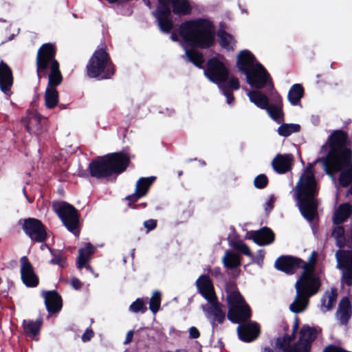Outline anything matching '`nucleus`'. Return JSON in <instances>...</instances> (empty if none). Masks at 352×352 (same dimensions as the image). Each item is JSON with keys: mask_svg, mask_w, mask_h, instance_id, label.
Returning a JSON list of instances; mask_svg holds the SVG:
<instances>
[{"mask_svg": "<svg viewBox=\"0 0 352 352\" xmlns=\"http://www.w3.org/2000/svg\"><path fill=\"white\" fill-rule=\"evenodd\" d=\"M329 151L326 156L318 157L314 164H309L296 184V197L301 214L309 221H312L317 215L318 188L313 166L318 162L323 164L327 175L333 176L340 173L339 184L347 187L352 182V149L348 133L342 130L333 131L328 137L327 142L321 147L320 153Z\"/></svg>", "mask_w": 352, "mask_h": 352, "instance_id": "nucleus-1", "label": "nucleus"}, {"mask_svg": "<svg viewBox=\"0 0 352 352\" xmlns=\"http://www.w3.org/2000/svg\"><path fill=\"white\" fill-rule=\"evenodd\" d=\"M179 34L184 38L182 46L188 60L199 68H203L204 58L202 54L186 47L208 48L214 41V30L211 22L207 19H197L182 23Z\"/></svg>", "mask_w": 352, "mask_h": 352, "instance_id": "nucleus-2", "label": "nucleus"}, {"mask_svg": "<svg viewBox=\"0 0 352 352\" xmlns=\"http://www.w3.org/2000/svg\"><path fill=\"white\" fill-rule=\"evenodd\" d=\"M56 49L52 43L43 44L38 50L36 56L37 75L38 79L45 76L48 69V85L45 94V102L47 108H54L58 101V91L55 87L62 82V75L59 70V63L55 60Z\"/></svg>", "mask_w": 352, "mask_h": 352, "instance_id": "nucleus-3", "label": "nucleus"}, {"mask_svg": "<svg viewBox=\"0 0 352 352\" xmlns=\"http://www.w3.org/2000/svg\"><path fill=\"white\" fill-rule=\"evenodd\" d=\"M236 67L245 75L247 82L251 87L257 89H261L265 86L272 87L270 74L256 60L250 51L243 50L239 52L236 57Z\"/></svg>", "mask_w": 352, "mask_h": 352, "instance_id": "nucleus-4", "label": "nucleus"}, {"mask_svg": "<svg viewBox=\"0 0 352 352\" xmlns=\"http://www.w3.org/2000/svg\"><path fill=\"white\" fill-rule=\"evenodd\" d=\"M321 283L318 277L314 274L302 272L295 284L296 296L294 302L289 305V310L295 314L303 312L309 304V298L318 293Z\"/></svg>", "mask_w": 352, "mask_h": 352, "instance_id": "nucleus-5", "label": "nucleus"}, {"mask_svg": "<svg viewBox=\"0 0 352 352\" xmlns=\"http://www.w3.org/2000/svg\"><path fill=\"white\" fill-rule=\"evenodd\" d=\"M158 6L155 12L160 30L168 33L173 27L170 6L173 12L177 15H186L191 12V6L188 0H157Z\"/></svg>", "mask_w": 352, "mask_h": 352, "instance_id": "nucleus-6", "label": "nucleus"}, {"mask_svg": "<svg viewBox=\"0 0 352 352\" xmlns=\"http://www.w3.org/2000/svg\"><path fill=\"white\" fill-rule=\"evenodd\" d=\"M87 75L90 78H110L114 74L113 66L105 50H96L87 65Z\"/></svg>", "mask_w": 352, "mask_h": 352, "instance_id": "nucleus-7", "label": "nucleus"}, {"mask_svg": "<svg viewBox=\"0 0 352 352\" xmlns=\"http://www.w3.org/2000/svg\"><path fill=\"white\" fill-rule=\"evenodd\" d=\"M52 208L63 226L76 236L80 235V214L72 204L66 201L53 202Z\"/></svg>", "mask_w": 352, "mask_h": 352, "instance_id": "nucleus-8", "label": "nucleus"}, {"mask_svg": "<svg viewBox=\"0 0 352 352\" xmlns=\"http://www.w3.org/2000/svg\"><path fill=\"white\" fill-rule=\"evenodd\" d=\"M25 234L35 243H44L47 237V227L36 218L28 217L19 221Z\"/></svg>", "mask_w": 352, "mask_h": 352, "instance_id": "nucleus-9", "label": "nucleus"}, {"mask_svg": "<svg viewBox=\"0 0 352 352\" xmlns=\"http://www.w3.org/2000/svg\"><path fill=\"white\" fill-rule=\"evenodd\" d=\"M204 74L211 81L221 87L228 80L229 72L223 63L218 58H212L208 60L207 68L204 69Z\"/></svg>", "mask_w": 352, "mask_h": 352, "instance_id": "nucleus-10", "label": "nucleus"}, {"mask_svg": "<svg viewBox=\"0 0 352 352\" xmlns=\"http://www.w3.org/2000/svg\"><path fill=\"white\" fill-rule=\"evenodd\" d=\"M335 255L338 267L342 270V280L352 286V250H339Z\"/></svg>", "mask_w": 352, "mask_h": 352, "instance_id": "nucleus-11", "label": "nucleus"}, {"mask_svg": "<svg viewBox=\"0 0 352 352\" xmlns=\"http://www.w3.org/2000/svg\"><path fill=\"white\" fill-rule=\"evenodd\" d=\"M22 121L28 132L38 135L46 131L48 120L47 117L38 113V111H28Z\"/></svg>", "mask_w": 352, "mask_h": 352, "instance_id": "nucleus-12", "label": "nucleus"}, {"mask_svg": "<svg viewBox=\"0 0 352 352\" xmlns=\"http://www.w3.org/2000/svg\"><path fill=\"white\" fill-rule=\"evenodd\" d=\"M304 261L291 255H282L277 258L274 263L275 268L287 275L295 274L302 268Z\"/></svg>", "mask_w": 352, "mask_h": 352, "instance_id": "nucleus-13", "label": "nucleus"}, {"mask_svg": "<svg viewBox=\"0 0 352 352\" xmlns=\"http://www.w3.org/2000/svg\"><path fill=\"white\" fill-rule=\"evenodd\" d=\"M21 278L27 287H36L39 284V278L34 270L33 265L26 256L20 258Z\"/></svg>", "mask_w": 352, "mask_h": 352, "instance_id": "nucleus-14", "label": "nucleus"}, {"mask_svg": "<svg viewBox=\"0 0 352 352\" xmlns=\"http://www.w3.org/2000/svg\"><path fill=\"white\" fill-rule=\"evenodd\" d=\"M91 177L96 179H104L112 175L106 156L98 157L92 160L88 166Z\"/></svg>", "mask_w": 352, "mask_h": 352, "instance_id": "nucleus-15", "label": "nucleus"}, {"mask_svg": "<svg viewBox=\"0 0 352 352\" xmlns=\"http://www.w3.org/2000/svg\"><path fill=\"white\" fill-rule=\"evenodd\" d=\"M105 156L111 169L112 175L121 174L125 171L130 163L129 155L123 152L109 153Z\"/></svg>", "mask_w": 352, "mask_h": 352, "instance_id": "nucleus-16", "label": "nucleus"}, {"mask_svg": "<svg viewBox=\"0 0 352 352\" xmlns=\"http://www.w3.org/2000/svg\"><path fill=\"white\" fill-rule=\"evenodd\" d=\"M239 338L244 342L256 340L261 334L260 325L255 321H249L239 324L237 327Z\"/></svg>", "mask_w": 352, "mask_h": 352, "instance_id": "nucleus-17", "label": "nucleus"}, {"mask_svg": "<svg viewBox=\"0 0 352 352\" xmlns=\"http://www.w3.org/2000/svg\"><path fill=\"white\" fill-rule=\"evenodd\" d=\"M195 285L199 293L208 302H212L217 299L212 281L208 275L201 274L199 276L196 280Z\"/></svg>", "mask_w": 352, "mask_h": 352, "instance_id": "nucleus-18", "label": "nucleus"}, {"mask_svg": "<svg viewBox=\"0 0 352 352\" xmlns=\"http://www.w3.org/2000/svg\"><path fill=\"white\" fill-rule=\"evenodd\" d=\"M248 239L252 240L257 245L263 246L272 244L274 241L275 234L272 229L265 226L258 230L250 232Z\"/></svg>", "mask_w": 352, "mask_h": 352, "instance_id": "nucleus-19", "label": "nucleus"}, {"mask_svg": "<svg viewBox=\"0 0 352 352\" xmlns=\"http://www.w3.org/2000/svg\"><path fill=\"white\" fill-rule=\"evenodd\" d=\"M226 291L228 292L226 300L228 305L229 316H231L235 307L245 303V301L238 290L235 283L230 282L227 284Z\"/></svg>", "mask_w": 352, "mask_h": 352, "instance_id": "nucleus-20", "label": "nucleus"}, {"mask_svg": "<svg viewBox=\"0 0 352 352\" xmlns=\"http://www.w3.org/2000/svg\"><path fill=\"white\" fill-rule=\"evenodd\" d=\"M43 293L47 311L52 314L59 312L63 307L61 296L55 290L46 291Z\"/></svg>", "mask_w": 352, "mask_h": 352, "instance_id": "nucleus-21", "label": "nucleus"}, {"mask_svg": "<svg viewBox=\"0 0 352 352\" xmlns=\"http://www.w3.org/2000/svg\"><path fill=\"white\" fill-rule=\"evenodd\" d=\"M294 156L292 154H277L272 162L274 171L278 174H285L292 169Z\"/></svg>", "mask_w": 352, "mask_h": 352, "instance_id": "nucleus-22", "label": "nucleus"}, {"mask_svg": "<svg viewBox=\"0 0 352 352\" xmlns=\"http://www.w3.org/2000/svg\"><path fill=\"white\" fill-rule=\"evenodd\" d=\"M228 319L234 324H242L250 320L252 316V311L250 306L246 303L235 307L229 316V311H228Z\"/></svg>", "mask_w": 352, "mask_h": 352, "instance_id": "nucleus-23", "label": "nucleus"}, {"mask_svg": "<svg viewBox=\"0 0 352 352\" xmlns=\"http://www.w3.org/2000/svg\"><path fill=\"white\" fill-rule=\"evenodd\" d=\"M13 83L12 73L9 66L0 62V89L6 95H10Z\"/></svg>", "mask_w": 352, "mask_h": 352, "instance_id": "nucleus-24", "label": "nucleus"}, {"mask_svg": "<svg viewBox=\"0 0 352 352\" xmlns=\"http://www.w3.org/2000/svg\"><path fill=\"white\" fill-rule=\"evenodd\" d=\"M338 320L341 324H346L352 315V306L349 297L341 299L338 305Z\"/></svg>", "mask_w": 352, "mask_h": 352, "instance_id": "nucleus-25", "label": "nucleus"}, {"mask_svg": "<svg viewBox=\"0 0 352 352\" xmlns=\"http://www.w3.org/2000/svg\"><path fill=\"white\" fill-rule=\"evenodd\" d=\"M318 333V331L316 327L304 324L300 330L299 340L311 349V343L317 338Z\"/></svg>", "mask_w": 352, "mask_h": 352, "instance_id": "nucleus-26", "label": "nucleus"}, {"mask_svg": "<svg viewBox=\"0 0 352 352\" xmlns=\"http://www.w3.org/2000/svg\"><path fill=\"white\" fill-rule=\"evenodd\" d=\"M352 214V206L349 203L340 204L333 216V223L340 225Z\"/></svg>", "mask_w": 352, "mask_h": 352, "instance_id": "nucleus-27", "label": "nucleus"}, {"mask_svg": "<svg viewBox=\"0 0 352 352\" xmlns=\"http://www.w3.org/2000/svg\"><path fill=\"white\" fill-rule=\"evenodd\" d=\"M304 95V89L300 84L293 85L287 94L288 101L292 106L302 108L300 100Z\"/></svg>", "mask_w": 352, "mask_h": 352, "instance_id": "nucleus-28", "label": "nucleus"}, {"mask_svg": "<svg viewBox=\"0 0 352 352\" xmlns=\"http://www.w3.org/2000/svg\"><path fill=\"white\" fill-rule=\"evenodd\" d=\"M95 250V247L90 243H87L84 248L78 250V257L76 263L78 269H82L86 265Z\"/></svg>", "mask_w": 352, "mask_h": 352, "instance_id": "nucleus-29", "label": "nucleus"}, {"mask_svg": "<svg viewBox=\"0 0 352 352\" xmlns=\"http://www.w3.org/2000/svg\"><path fill=\"white\" fill-rule=\"evenodd\" d=\"M211 304L210 307L208 309V314L212 316V320L217 321L219 324H222L226 319V314L222 310V304L217 301V299Z\"/></svg>", "mask_w": 352, "mask_h": 352, "instance_id": "nucleus-30", "label": "nucleus"}, {"mask_svg": "<svg viewBox=\"0 0 352 352\" xmlns=\"http://www.w3.org/2000/svg\"><path fill=\"white\" fill-rule=\"evenodd\" d=\"M43 324L42 318L37 319L36 321L24 320L23 321V327L25 334L28 337H34L38 335L41 331Z\"/></svg>", "mask_w": 352, "mask_h": 352, "instance_id": "nucleus-31", "label": "nucleus"}, {"mask_svg": "<svg viewBox=\"0 0 352 352\" xmlns=\"http://www.w3.org/2000/svg\"><path fill=\"white\" fill-rule=\"evenodd\" d=\"M248 96L250 100L258 108L266 110L269 105V99L265 94L258 91H250Z\"/></svg>", "mask_w": 352, "mask_h": 352, "instance_id": "nucleus-32", "label": "nucleus"}, {"mask_svg": "<svg viewBox=\"0 0 352 352\" xmlns=\"http://www.w3.org/2000/svg\"><path fill=\"white\" fill-rule=\"evenodd\" d=\"M155 179L156 177L153 176L140 178L135 186V191L136 192V194L139 195L141 197H144L147 194Z\"/></svg>", "mask_w": 352, "mask_h": 352, "instance_id": "nucleus-33", "label": "nucleus"}, {"mask_svg": "<svg viewBox=\"0 0 352 352\" xmlns=\"http://www.w3.org/2000/svg\"><path fill=\"white\" fill-rule=\"evenodd\" d=\"M223 263L228 269L237 268L241 265V256L237 253L228 251L223 258Z\"/></svg>", "mask_w": 352, "mask_h": 352, "instance_id": "nucleus-34", "label": "nucleus"}, {"mask_svg": "<svg viewBox=\"0 0 352 352\" xmlns=\"http://www.w3.org/2000/svg\"><path fill=\"white\" fill-rule=\"evenodd\" d=\"M221 46L228 50H233L235 41L234 38L224 30H221L217 33Z\"/></svg>", "mask_w": 352, "mask_h": 352, "instance_id": "nucleus-35", "label": "nucleus"}, {"mask_svg": "<svg viewBox=\"0 0 352 352\" xmlns=\"http://www.w3.org/2000/svg\"><path fill=\"white\" fill-rule=\"evenodd\" d=\"M300 126L298 124H282L278 128V133L279 135L287 138L294 133L299 132Z\"/></svg>", "mask_w": 352, "mask_h": 352, "instance_id": "nucleus-36", "label": "nucleus"}, {"mask_svg": "<svg viewBox=\"0 0 352 352\" xmlns=\"http://www.w3.org/2000/svg\"><path fill=\"white\" fill-rule=\"evenodd\" d=\"M232 246L234 249L239 251L243 254L249 256L252 260H254V256L251 252L249 247L243 242L241 240H235L232 242Z\"/></svg>", "mask_w": 352, "mask_h": 352, "instance_id": "nucleus-37", "label": "nucleus"}, {"mask_svg": "<svg viewBox=\"0 0 352 352\" xmlns=\"http://www.w3.org/2000/svg\"><path fill=\"white\" fill-rule=\"evenodd\" d=\"M162 294L160 291H155L149 301V309L155 314L160 308Z\"/></svg>", "mask_w": 352, "mask_h": 352, "instance_id": "nucleus-38", "label": "nucleus"}, {"mask_svg": "<svg viewBox=\"0 0 352 352\" xmlns=\"http://www.w3.org/2000/svg\"><path fill=\"white\" fill-rule=\"evenodd\" d=\"M338 296L337 289L332 288L330 293L327 294L328 302L326 305V298H323L321 300L322 306L325 307L326 311L331 310L335 305Z\"/></svg>", "mask_w": 352, "mask_h": 352, "instance_id": "nucleus-39", "label": "nucleus"}, {"mask_svg": "<svg viewBox=\"0 0 352 352\" xmlns=\"http://www.w3.org/2000/svg\"><path fill=\"white\" fill-rule=\"evenodd\" d=\"M317 252L316 251H313L309 257L308 263H306L304 261V263L302 265L303 266L301 268L302 270V272L306 271V273L314 274L315 265L317 261Z\"/></svg>", "mask_w": 352, "mask_h": 352, "instance_id": "nucleus-40", "label": "nucleus"}, {"mask_svg": "<svg viewBox=\"0 0 352 352\" xmlns=\"http://www.w3.org/2000/svg\"><path fill=\"white\" fill-rule=\"evenodd\" d=\"M283 107V100L280 96L277 93L272 94L266 110H282Z\"/></svg>", "mask_w": 352, "mask_h": 352, "instance_id": "nucleus-41", "label": "nucleus"}, {"mask_svg": "<svg viewBox=\"0 0 352 352\" xmlns=\"http://www.w3.org/2000/svg\"><path fill=\"white\" fill-rule=\"evenodd\" d=\"M50 252L53 256L50 261V264L58 265L61 267H64L66 265V258L63 256L60 252H56L52 249H50Z\"/></svg>", "mask_w": 352, "mask_h": 352, "instance_id": "nucleus-42", "label": "nucleus"}, {"mask_svg": "<svg viewBox=\"0 0 352 352\" xmlns=\"http://www.w3.org/2000/svg\"><path fill=\"white\" fill-rule=\"evenodd\" d=\"M346 232V231L344 230L342 226L337 225V226L334 228L332 236L336 239L338 246H339L340 244H343Z\"/></svg>", "mask_w": 352, "mask_h": 352, "instance_id": "nucleus-43", "label": "nucleus"}, {"mask_svg": "<svg viewBox=\"0 0 352 352\" xmlns=\"http://www.w3.org/2000/svg\"><path fill=\"white\" fill-rule=\"evenodd\" d=\"M129 309L133 313H138L140 311L144 313L146 311V307L144 305L143 300L138 298L132 302L129 307Z\"/></svg>", "mask_w": 352, "mask_h": 352, "instance_id": "nucleus-44", "label": "nucleus"}, {"mask_svg": "<svg viewBox=\"0 0 352 352\" xmlns=\"http://www.w3.org/2000/svg\"><path fill=\"white\" fill-rule=\"evenodd\" d=\"M269 183L267 177L265 174L257 175L254 180V185L258 189L265 188Z\"/></svg>", "mask_w": 352, "mask_h": 352, "instance_id": "nucleus-45", "label": "nucleus"}, {"mask_svg": "<svg viewBox=\"0 0 352 352\" xmlns=\"http://www.w3.org/2000/svg\"><path fill=\"white\" fill-rule=\"evenodd\" d=\"M311 349L300 340L291 345L286 352H309Z\"/></svg>", "mask_w": 352, "mask_h": 352, "instance_id": "nucleus-46", "label": "nucleus"}, {"mask_svg": "<svg viewBox=\"0 0 352 352\" xmlns=\"http://www.w3.org/2000/svg\"><path fill=\"white\" fill-rule=\"evenodd\" d=\"M274 347L278 351L286 352L289 346L286 344V342H285V340L281 337H278L276 339Z\"/></svg>", "mask_w": 352, "mask_h": 352, "instance_id": "nucleus-47", "label": "nucleus"}, {"mask_svg": "<svg viewBox=\"0 0 352 352\" xmlns=\"http://www.w3.org/2000/svg\"><path fill=\"white\" fill-rule=\"evenodd\" d=\"M221 91L223 92V95L226 96L227 99V102L229 104H231L234 100V98L232 96V94L231 91H230L227 87H226L225 84L221 85V87H219Z\"/></svg>", "mask_w": 352, "mask_h": 352, "instance_id": "nucleus-48", "label": "nucleus"}, {"mask_svg": "<svg viewBox=\"0 0 352 352\" xmlns=\"http://www.w3.org/2000/svg\"><path fill=\"white\" fill-rule=\"evenodd\" d=\"M345 349H342L340 346L334 345V344H329L324 347L322 352H346Z\"/></svg>", "mask_w": 352, "mask_h": 352, "instance_id": "nucleus-49", "label": "nucleus"}, {"mask_svg": "<svg viewBox=\"0 0 352 352\" xmlns=\"http://www.w3.org/2000/svg\"><path fill=\"white\" fill-rule=\"evenodd\" d=\"M270 116L274 120L277 121L280 123L283 121V111H267Z\"/></svg>", "mask_w": 352, "mask_h": 352, "instance_id": "nucleus-50", "label": "nucleus"}, {"mask_svg": "<svg viewBox=\"0 0 352 352\" xmlns=\"http://www.w3.org/2000/svg\"><path fill=\"white\" fill-rule=\"evenodd\" d=\"M144 226L148 232L153 230L157 227V220L152 219L146 220L144 222Z\"/></svg>", "mask_w": 352, "mask_h": 352, "instance_id": "nucleus-51", "label": "nucleus"}, {"mask_svg": "<svg viewBox=\"0 0 352 352\" xmlns=\"http://www.w3.org/2000/svg\"><path fill=\"white\" fill-rule=\"evenodd\" d=\"M94 336V332L91 329H87L85 333L82 334L81 338L83 342L89 341L91 338Z\"/></svg>", "mask_w": 352, "mask_h": 352, "instance_id": "nucleus-52", "label": "nucleus"}, {"mask_svg": "<svg viewBox=\"0 0 352 352\" xmlns=\"http://www.w3.org/2000/svg\"><path fill=\"white\" fill-rule=\"evenodd\" d=\"M210 275L217 279H220L223 277L221 268L219 267H215L213 269L209 270Z\"/></svg>", "mask_w": 352, "mask_h": 352, "instance_id": "nucleus-53", "label": "nucleus"}, {"mask_svg": "<svg viewBox=\"0 0 352 352\" xmlns=\"http://www.w3.org/2000/svg\"><path fill=\"white\" fill-rule=\"evenodd\" d=\"M200 336V332L195 327H191L189 329V338L192 339H197Z\"/></svg>", "mask_w": 352, "mask_h": 352, "instance_id": "nucleus-54", "label": "nucleus"}, {"mask_svg": "<svg viewBox=\"0 0 352 352\" xmlns=\"http://www.w3.org/2000/svg\"><path fill=\"white\" fill-rule=\"evenodd\" d=\"M71 285L74 289H80L82 285V282L79 278L73 277L71 280Z\"/></svg>", "mask_w": 352, "mask_h": 352, "instance_id": "nucleus-55", "label": "nucleus"}, {"mask_svg": "<svg viewBox=\"0 0 352 352\" xmlns=\"http://www.w3.org/2000/svg\"><path fill=\"white\" fill-rule=\"evenodd\" d=\"M229 87L233 89H238L239 88V82L236 78L232 77L228 81Z\"/></svg>", "mask_w": 352, "mask_h": 352, "instance_id": "nucleus-56", "label": "nucleus"}, {"mask_svg": "<svg viewBox=\"0 0 352 352\" xmlns=\"http://www.w3.org/2000/svg\"><path fill=\"white\" fill-rule=\"evenodd\" d=\"M140 198L141 197L139 195H137L136 192L135 191L134 193L127 195L125 197V200L128 201L129 202L136 203Z\"/></svg>", "mask_w": 352, "mask_h": 352, "instance_id": "nucleus-57", "label": "nucleus"}, {"mask_svg": "<svg viewBox=\"0 0 352 352\" xmlns=\"http://www.w3.org/2000/svg\"><path fill=\"white\" fill-rule=\"evenodd\" d=\"M282 339L285 340V342H286V344H287L289 346H290V343L292 341H293L296 338V334L294 333H292L291 335L285 334L283 337H281Z\"/></svg>", "mask_w": 352, "mask_h": 352, "instance_id": "nucleus-58", "label": "nucleus"}, {"mask_svg": "<svg viewBox=\"0 0 352 352\" xmlns=\"http://www.w3.org/2000/svg\"><path fill=\"white\" fill-rule=\"evenodd\" d=\"M274 200L271 197L265 204V210L267 213H269L274 208Z\"/></svg>", "mask_w": 352, "mask_h": 352, "instance_id": "nucleus-59", "label": "nucleus"}, {"mask_svg": "<svg viewBox=\"0 0 352 352\" xmlns=\"http://www.w3.org/2000/svg\"><path fill=\"white\" fill-rule=\"evenodd\" d=\"M133 337V331L131 330V331H128L126 333L125 341L124 343L129 344L131 342H132Z\"/></svg>", "mask_w": 352, "mask_h": 352, "instance_id": "nucleus-60", "label": "nucleus"}, {"mask_svg": "<svg viewBox=\"0 0 352 352\" xmlns=\"http://www.w3.org/2000/svg\"><path fill=\"white\" fill-rule=\"evenodd\" d=\"M299 323H300L299 318L298 316H296L294 318V324H293V331H292V332L294 333L295 334L298 329Z\"/></svg>", "mask_w": 352, "mask_h": 352, "instance_id": "nucleus-61", "label": "nucleus"}, {"mask_svg": "<svg viewBox=\"0 0 352 352\" xmlns=\"http://www.w3.org/2000/svg\"><path fill=\"white\" fill-rule=\"evenodd\" d=\"M264 254H265V252L263 250H259L258 251V255L257 256V257L256 258V259L254 258V261H255L256 263H259L260 261H263V257H264Z\"/></svg>", "mask_w": 352, "mask_h": 352, "instance_id": "nucleus-62", "label": "nucleus"}, {"mask_svg": "<svg viewBox=\"0 0 352 352\" xmlns=\"http://www.w3.org/2000/svg\"><path fill=\"white\" fill-rule=\"evenodd\" d=\"M128 207L135 210L139 208V205L136 204L135 203L129 202Z\"/></svg>", "mask_w": 352, "mask_h": 352, "instance_id": "nucleus-63", "label": "nucleus"}, {"mask_svg": "<svg viewBox=\"0 0 352 352\" xmlns=\"http://www.w3.org/2000/svg\"><path fill=\"white\" fill-rule=\"evenodd\" d=\"M210 324L213 330L216 329L218 327L219 323L217 321L210 320Z\"/></svg>", "mask_w": 352, "mask_h": 352, "instance_id": "nucleus-64", "label": "nucleus"}]
</instances>
